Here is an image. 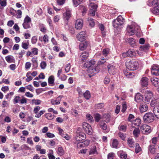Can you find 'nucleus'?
<instances>
[{"instance_id":"f257e3e1","label":"nucleus","mask_w":159,"mask_h":159,"mask_svg":"<svg viewBox=\"0 0 159 159\" xmlns=\"http://www.w3.org/2000/svg\"><path fill=\"white\" fill-rule=\"evenodd\" d=\"M126 31L128 35H132L134 34L137 37H140L141 34L140 26L135 23L128 25Z\"/></svg>"},{"instance_id":"f03ea898","label":"nucleus","mask_w":159,"mask_h":159,"mask_svg":"<svg viewBox=\"0 0 159 159\" xmlns=\"http://www.w3.org/2000/svg\"><path fill=\"white\" fill-rule=\"evenodd\" d=\"M71 16V10L69 8L66 9V12L63 14V19L65 21V27L66 29H69L68 21Z\"/></svg>"},{"instance_id":"7ed1b4c3","label":"nucleus","mask_w":159,"mask_h":159,"mask_svg":"<svg viewBox=\"0 0 159 159\" xmlns=\"http://www.w3.org/2000/svg\"><path fill=\"white\" fill-rule=\"evenodd\" d=\"M125 19L121 16H119L117 18L112 22V25L115 29H119L120 26L123 25L125 23Z\"/></svg>"},{"instance_id":"20e7f679","label":"nucleus","mask_w":159,"mask_h":159,"mask_svg":"<svg viewBox=\"0 0 159 159\" xmlns=\"http://www.w3.org/2000/svg\"><path fill=\"white\" fill-rule=\"evenodd\" d=\"M139 64L138 61L134 60H131L127 62L126 63L127 68L129 70H136L138 67Z\"/></svg>"},{"instance_id":"39448f33","label":"nucleus","mask_w":159,"mask_h":159,"mask_svg":"<svg viewBox=\"0 0 159 159\" xmlns=\"http://www.w3.org/2000/svg\"><path fill=\"white\" fill-rule=\"evenodd\" d=\"M154 119L153 113L149 112L146 113L143 117V120L145 122L149 123L152 122Z\"/></svg>"},{"instance_id":"423d86ee","label":"nucleus","mask_w":159,"mask_h":159,"mask_svg":"<svg viewBox=\"0 0 159 159\" xmlns=\"http://www.w3.org/2000/svg\"><path fill=\"white\" fill-rule=\"evenodd\" d=\"M31 19L28 16H26L24 20L22 25L25 29H28L31 28L32 26Z\"/></svg>"},{"instance_id":"0eeeda50","label":"nucleus","mask_w":159,"mask_h":159,"mask_svg":"<svg viewBox=\"0 0 159 159\" xmlns=\"http://www.w3.org/2000/svg\"><path fill=\"white\" fill-rule=\"evenodd\" d=\"M153 96V95L152 91H146L145 93L144 98L145 102L149 103Z\"/></svg>"},{"instance_id":"6e6552de","label":"nucleus","mask_w":159,"mask_h":159,"mask_svg":"<svg viewBox=\"0 0 159 159\" xmlns=\"http://www.w3.org/2000/svg\"><path fill=\"white\" fill-rule=\"evenodd\" d=\"M83 129L85 132L89 135H91L93 133V130L90 125L88 123L84 122L82 125Z\"/></svg>"},{"instance_id":"1a4fd4ad","label":"nucleus","mask_w":159,"mask_h":159,"mask_svg":"<svg viewBox=\"0 0 159 159\" xmlns=\"http://www.w3.org/2000/svg\"><path fill=\"white\" fill-rule=\"evenodd\" d=\"M141 131L143 134H148L151 132V127L146 124L142 125L140 127Z\"/></svg>"},{"instance_id":"9d476101","label":"nucleus","mask_w":159,"mask_h":159,"mask_svg":"<svg viewBox=\"0 0 159 159\" xmlns=\"http://www.w3.org/2000/svg\"><path fill=\"white\" fill-rule=\"evenodd\" d=\"M90 9L89 11V14L91 16H94L97 7V6L94 3L91 2L89 5Z\"/></svg>"},{"instance_id":"9b49d317","label":"nucleus","mask_w":159,"mask_h":159,"mask_svg":"<svg viewBox=\"0 0 159 159\" xmlns=\"http://www.w3.org/2000/svg\"><path fill=\"white\" fill-rule=\"evenodd\" d=\"M83 26V20L81 19H77L75 21V28L78 30H80L82 29Z\"/></svg>"},{"instance_id":"f8f14e48","label":"nucleus","mask_w":159,"mask_h":159,"mask_svg":"<svg viewBox=\"0 0 159 159\" xmlns=\"http://www.w3.org/2000/svg\"><path fill=\"white\" fill-rule=\"evenodd\" d=\"M151 73L155 75H159V66L157 65H153L151 70Z\"/></svg>"},{"instance_id":"ddd939ff","label":"nucleus","mask_w":159,"mask_h":159,"mask_svg":"<svg viewBox=\"0 0 159 159\" xmlns=\"http://www.w3.org/2000/svg\"><path fill=\"white\" fill-rule=\"evenodd\" d=\"M139 109L141 113H143L147 111L148 109V107L145 103H140Z\"/></svg>"},{"instance_id":"4468645a","label":"nucleus","mask_w":159,"mask_h":159,"mask_svg":"<svg viewBox=\"0 0 159 159\" xmlns=\"http://www.w3.org/2000/svg\"><path fill=\"white\" fill-rule=\"evenodd\" d=\"M76 37L78 40H86L87 39L85 32L84 31L79 33Z\"/></svg>"},{"instance_id":"2eb2a0df","label":"nucleus","mask_w":159,"mask_h":159,"mask_svg":"<svg viewBox=\"0 0 159 159\" xmlns=\"http://www.w3.org/2000/svg\"><path fill=\"white\" fill-rule=\"evenodd\" d=\"M89 56V54L87 52H83L80 56V58L81 61H84L88 58Z\"/></svg>"},{"instance_id":"dca6fc26","label":"nucleus","mask_w":159,"mask_h":159,"mask_svg":"<svg viewBox=\"0 0 159 159\" xmlns=\"http://www.w3.org/2000/svg\"><path fill=\"white\" fill-rule=\"evenodd\" d=\"M88 42L85 40H82L80 43L79 45V49L81 50H83L85 49L87 46Z\"/></svg>"},{"instance_id":"f3484780","label":"nucleus","mask_w":159,"mask_h":159,"mask_svg":"<svg viewBox=\"0 0 159 159\" xmlns=\"http://www.w3.org/2000/svg\"><path fill=\"white\" fill-rule=\"evenodd\" d=\"M108 71L110 74L114 75L115 74L116 69L115 66L109 64L108 65Z\"/></svg>"},{"instance_id":"a211bd4d","label":"nucleus","mask_w":159,"mask_h":159,"mask_svg":"<svg viewBox=\"0 0 159 159\" xmlns=\"http://www.w3.org/2000/svg\"><path fill=\"white\" fill-rule=\"evenodd\" d=\"M124 74L128 78H132L134 76V72H130L127 70L124 71Z\"/></svg>"},{"instance_id":"6ab92c4d","label":"nucleus","mask_w":159,"mask_h":159,"mask_svg":"<svg viewBox=\"0 0 159 159\" xmlns=\"http://www.w3.org/2000/svg\"><path fill=\"white\" fill-rule=\"evenodd\" d=\"M90 141L89 140H86L84 142L79 143L77 144L78 147H84L89 145Z\"/></svg>"},{"instance_id":"aec40b11","label":"nucleus","mask_w":159,"mask_h":159,"mask_svg":"<svg viewBox=\"0 0 159 159\" xmlns=\"http://www.w3.org/2000/svg\"><path fill=\"white\" fill-rule=\"evenodd\" d=\"M100 127L104 131V133H106L108 132L110 129L107 128L106 124L103 122H101L100 124Z\"/></svg>"},{"instance_id":"412c9836","label":"nucleus","mask_w":159,"mask_h":159,"mask_svg":"<svg viewBox=\"0 0 159 159\" xmlns=\"http://www.w3.org/2000/svg\"><path fill=\"white\" fill-rule=\"evenodd\" d=\"M142 95L139 93H137L135 96V100L137 102H140L143 101Z\"/></svg>"},{"instance_id":"4be33fe9","label":"nucleus","mask_w":159,"mask_h":159,"mask_svg":"<svg viewBox=\"0 0 159 159\" xmlns=\"http://www.w3.org/2000/svg\"><path fill=\"white\" fill-rule=\"evenodd\" d=\"M140 83L142 86H147L148 85V79L146 77H143L140 80Z\"/></svg>"},{"instance_id":"5701e85b","label":"nucleus","mask_w":159,"mask_h":159,"mask_svg":"<svg viewBox=\"0 0 159 159\" xmlns=\"http://www.w3.org/2000/svg\"><path fill=\"white\" fill-rule=\"evenodd\" d=\"M96 149L97 147L96 145H93L92 146L89 152V154L90 155H92L95 154H98V153L97 152Z\"/></svg>"},{"instance_id":"b1692460","label":"nucleus","mask_w":159,"mask_h":159,"mask_svg":"<svg viewBox=\"0 0 159 159\" xmlns=\"http://www.w3.org/2000/svg\"><path fill=\"white\" fill-rule=\"evenodd\" d=\"M151 81L152 84L155 86L159 85V79L157 78H153L151 79Z\"/></svg>"},{"instance_id":"393cba45","label":"nucleus","mask_w":159,"mask_h":159,"mask_svg":"<svg viewBox=\"0 0 159 159\" xmlns=\"http://www.w3.org/2000/svg\"><path fill=\"white\" fill-rule=\"evenodd\" d=\"M128 146L130 148L134 147L135 146L134 143L132 138H128L127 140Z\"/></svg>"},{"instance_id":"a878e982","label":"nucleus","mask_w":159,"mask_h":159,"mask_svg":"<svg viewBox=\"0 0 159 159\" xmlns=\"http://www.w3.org/2000/svg\"><path fill=\"white\" fill-rule=\"evenodd\" d=\"M150 47V46L149 44H147L140 46L139 48L141 51H143L144 52H146L149 49Z\"/></svg>"},{"instance_id":"bb28decb","label":"nucleus","mask_w":159,"mask_h":159,"mask_svg":"<svg viewBox=\"0 0 159 159\" xmlns=\"http://www.w3.org/2000/svg\"><path fill=\"white\" fill-rule=\"evenodd\" d=\"M148 152H150L152 154H154L156 152V149L154 145H150L148 147Z\"/></svg>"},{"instance_id":"cd10ccee","label":"nucleus","mask_w":159,"mask_h":159,"mask_svg":"<svg viewBox=\"0 0 159 159\" xmlns=\"http://www.w3.org/2000/svg\"><path fill=\"white\" fill-rule=\"evenodd\" d=\"M87 20L90 27H93L95 25L94 20L91 17H89L88 18Z\"/></svg>"},{"instance_id":"c85d7f7f","label":"nucleus","mask_w":159,"mask_h":159,"mask_svg":"<svg viewBox=\"0 0 159 159\" xmlns=\"http://www.w3.org/2000/svg\"><path fill=\"white\" fill-rule=\"evenodd\" d=\"M151 11L155 14H159V4L152 9Z\"/></svg>"},{"instance_id":"c756f323","label":"nucleus","mask_w":159,"mask_h":159,"mask_svg":"<svg viewBox=\"0 0 159 159\" xmlns=\"http://www.w3.org/2000/svg\"><path fill=\"white\" fill-rule=\"evenodd\" d=\"M140 134V131L139 128H135L133 131V134L135 138L138 137Z\"/></svg>"},{"instance_id":"7c9ffc66","label":"nucleus","mask_w":159,"mask_h":159,"mask_svg":"<svg viewBox=\"0 0 159 159\" xmlns=\"http://www.w3.org/2000/svg\"><path fill=\"white\" fill-rule=\"evenodd\" d=\"M54 82V78L53 75L50 76L48 79V83L49 85L53 86Z\"/></svg>"},{"instance_id":"2f4dec72","label":"nucleus","mask_w":159,"mask_h":159,"mask_svg":"<svg viewBox=\"0 0 159 159\" xmlns=\"http://www.w3.org/2000/svg\"><path fill=\"white\" fill-rule=\"evenodd\" d=\"M99 28L102 32V36L103 37H104L106 36V32L104 30V26L103 24H100L99 26Z\"/></svg>"},{"instance_id":"473e14b6","label":"nucleus","mask_w":159,"mask_h":159,"mask_svg":"<svg viewBox=\"0 0 159 159\" xmlns=\"http://www.w3.org/2000/svg\"><path fill=\"white\" fill-rule=\"evenodd\" d=\"M159 100L157 99H154L152 101H151L150 103V105L152 107H154L157 106L158 104Z\"/></svg>"},{"instance_id":"72a5a7b5","label":"nucleus","mask_w":159,"mask_h":159,"mask_svg":"<svg viewBox=\"0 0 159 159\" xmlns=\"http://www.w3.org/2000/svg\"><path fill=\"white\" fill-rule=\"evenodd\" d=\"M31 61L33 63V66L34 68H36L38 66V63L37 58L35 57H33L31 59Z\"/></svg>"},{"instance_id":"f704fd0d","label":"nucleus","mask_w":159,"mask_h":159,"mask_svg":"<svg viewBox=\"0 0 159 159\" xmlns=\"http://www.w3.org/2000/svg\"><path fill=\"white\" fill-rule=\"evenodd\" d=\"M6 61L8 63H11L14 62V59L12 56L8 55L5 57Z\"/></svg>"},{"instance_id":"c9c22d12","label":"nucleus","mask_w":159,"mask_h":159,"mask_svg":"<svg viewBox=\"0 0 159 159\" xmlns=\"http://www.w3.org/2000/svg\"><path fill=\"white\" fill-rule=\"evenodd\" d=\"M22 12L20 10H16V17L17 19H20L21 18Z\"/></svg>"},{"instance_id":"e433bc0d","label":"nucleus","mask_w":159,"mask_h":159,"mask_svg":"<svg viewBox=\"0 0 159 159\" xmlns=\"http://www.w3.org/2000/svg\"><path fill=\"white\" fill-rule=\"evenodd\" d=\"M57 153L60 156H62L64 154V151L62 147H60L58 148Z\"/></svg>"},{"instance_id":"4c0bfd02","label":"nucleus","mask_w":159,"mask_h":159,"mask_svg":"<svg viewBox=\"0 0 159 159\" xmlns=\"http://www.w3.org/2000/svg\"><path fill=\"white\" fill-rule=\"evenodd\" d=\"M60 96L57 98L56 100L52 99L51 100V103L52 105H58L60 103V101L58 99Z\"/></svg>"},{"instance_id":"58836bf2","label":"nucleus","mask_w":159,"mask_h":159,"mask_svg":"<svg viewBox=\"0 0 159 159\" xmlns=\"http://www.w3.org/2000/svg\"><path fill=\"white\" fill-rule=\"evenodd\" d=\"M153 112L156 117L158 118H159V109L157 107H154Z\"/></svg>"},{"instance_id":"ea45409f","label":"nucleus","mask_w":159,"mask_h":159,"mask_svg":"<svg viewBox=\"0 0 159 159\" xmlns=\"http://www.w3.org/2000/svg\"><path fill=\"white\" fill-rule=\"evenodd\" d=\"M159 0H152V1H149L148 2V5L151 6H154L158 4Z\"/></svg>"},{"instance_id":"a19ab883","label":"nucleus","mask_w":159,"mask_h":159,"mask_svg":"<svg viewBox=\"0 0 159 159\" xmlns=\"http://www.w3.org/2000/svg\"><path fill=\"white\" fill-rule=\"evenodd\" d=\"M128 55L129 57H132L136 55L135 52L131 50H129L127 51Z\"/></svg>"},{"instance_id":"79ce46f5","label":"nucleus","mask_w":159,"mask_h":159,"mask_svg":"<svg viewBox=\"0 0 159 159\" xmlns=\"http://www.w3.org/2000/svg\"><path fill=\"white\" fill-rule=\"evenodd\" d=\"M45 117L49 120H52L54 118V115L51 113H46L44 115Z\"/></svg>"},{"instance_id":"37998d69","label":"nucleus","mask_w":159,"mask_h":159,"mask_svg":"<svg viewBox=\"0 0 159 159\" xmlns=\"http://www.w3.org/2000/svg\"><path fill=\"white\" fill-rule=\"evenodd\" d=\"M32 102L33 104L36 105H39L41 104L42 101L39 99H33L32 100Z\"/></svg>"},{"instance_id":"c03bdc74","label":"nucleus","mask_w":159,"mask_h":159,"mask_svg":"<svg viewBox=\"0 0 159 159\" xmlns=\"http://www.w3.org/2000/svg\"><path fill=\"white\" fill-rule=\"evenodd\" d=\"M86 118L87 120L90 123H92L93 121V117L90 114H88L86 115Z\"/></svg>"},{"instance_id":"a18cd8bd","label":"nucleus","mask_w":159,"mask_h":159,"mask_svg":"<svg viewBox=\"0 0 159 159\" xmlns=\"http://www.w3.org/2000/svg\"><path fill=\"white\" fill-rule=\"evenodd\" d=\"M84 96L85 98L87 99H89L90 98V93L89 91L87 90L84 93Z\"/></svg>"},{"instance_id":"49530a36","label":"nucleus","mask_w":159,"mask_h":159,"mask_svg":"<svg viewBox=\"0 0 159 159\" xmlns=\"http://www.w3.org/2000/svg\"><path fill=\"white\" fill-rule=\"evenodd\" d=\"M85 134H79V135L76 137V139L77 141H80L83 139L85 136Z\"/></svg>"},{"instance_id":"de8ad7c7","label":"nucleus","mask_w":159,"mask_h":159,"mask_svg":"<svg viewBox=\"0 0 159 159\" xmlns=\"http://www.w3.org/2000/svg\"><path fill=\"white\" fill-rule=\"evenodd\" d=\"M110 115L108 114H105L103 116L104 119H105V121L107 122H109L110 121Z\"/></svg>"},{"instance_id":"09e8293b","label":"nucleus","mask_w":159,"mask_h":159,"mask_svg":"<svg viewBox=\"0 0 159 159\" xmlns=\"http://www.w3.org/2000/svg\"><path fill=\"white\" fill-rule=\"evenodd\" d=\"M31 74V73L30 72H28L26 74V76L27 77V78L26 79V82H29L32 80L33 77L30 75Z\"/></svg>"},{"instance_id":"8fccbe9b","label":"nucleus","mask_w":159,"mask_h":159,"mask_svg":"<svg viewBox=\"0 0 159 159\" xmlns=\"http://www.w3.org/2000/svg\"><path fill=\"white\" fill-rule=\"evenodd\" d=\"M20 97L19 96H15L13 100L14 104H16L19 103V102H20Z\"/></svg>"},{"instance_id":"3c124183","label":"nucleus","mask_w":159,"mask_h":159,"mask_svg":"<svg viewBox=\"0 0 159 159\" xmlns=\"http://www.w3.org/2000/svg\"><path fill=\"white\" fill-rule=\"evenodd\" d=\"M91 68H90V72L93 74V75L94 74H96L98 73L99 71V70L97 69L96 68H93L91 69Z\"/></svg>"},{"instance_id":"603ef678","label":"nucleus","mask_w":159,"mask_h":159,"mask_svg":"<svg viewBox=\"0 0 159 159\" xmlns=\"http://www.w3.org/2000/svg\"><path fill=\"white\" fill-rule=\"evenodd\" d=\"M118 145V141L116 139H113L112 144V146L114 148H117Z\"/></svg>"},{"instance_id":"864d4df0","label":"nucleus","mask_w":159,"mask_h":159,"mask_svg":"<svg viewBox=\"0 0 159 159\" xmlns=\"http://www.w3.org/2000/svg\"><path fill=\"white\" fill-rule=\"evenodd\" d=\"M94 117L95 119V121L98 122L101 119V116L100 114L96 113L94 114Z\"/></svg>"},{"instance_id":"5fc2aeb1","label":"nucleus","mask_w":159,"mask_h":159,"mask_svg":"<svg viewBox=\"0 0 159 159\" xmlns=\"http://www.w3.org/2000/svg\"><path fill=\"white\" fill-rule=\"evenodd\" d=\"M104 107V104L103 103H100L96 104L95 106L96 108L99 109L102 108Z\"/></svg>"},{"instance_id":"6e6d98bb","label":"nucleus","mask_w":159,"mask_h":159,"mask_svg":"<svg viewBox=\"0 0 159 159\" xmlns=\"http://www.w3.org/2000/svg\"><path fill=\"white\" fill-rule=\"evenodd\" d=\"M141 150V149L138 143L135 144V152L136 153H138Z\"/></svg>"},{"instance_id":"4d7b16f0","label":"nucleus","mask_w":159,"mask_h":159,"mask_svg":"<svg viewBox=\"0 0 159 159\" xmlns=\"http://www.w3.org/2000/svg\"><path fill=\"white\" fill-rule=\"evenodd\" d=\"M109 53V49L108 48H106L103 50L102 52V54L106 57Z\"/></svg>"},{"instance_id":"13d9d810","label":"nucleus","mask_w":159,"mask_h":159,"mask_svg":"<svg viewBox=\"0 0 159 159\" xmlns=\"http://www.w3.org/2000/svg\"><path fill=\"white\" fill-rule=\"evenodd\" d=\"M141 123V120L139 118L136 119L134 121L133 124L137 126H139Z\"/></svg>"},{"instance_id":"bf43d9fd","label":"nucleus","mask_w":159,"mask_h":159,"mask_svg":"<svg viewBox=\"0 0 159 159\" xmlns=\"http://www.w3.org/2000/svg\"><path fill=\"white\" fill-rule=\"evenodd\" d=\"M83 0H73L74 5L75 7H77L82 1Z\"/></svg>"},{"instance_id":"052dcab7","label":"nucleus","mask_w":159,"mask_h":159,"mask_svg":"<svg viewBox=\"0 0 159 159\" xmlns=\"http://www.w3.org/2000/svg\"><path fill=\"white\" fill-rule=\"evenodd\" d=\"M119 137L123 140H125L126 138L125 134L121 132H119L118 133Z\"/></svg>"},{"instance_id":"680f3d73","label":"nucleus","mask_w":159,"mask_h":159,"mask_svg":"<svg viewBox=\"0 0 159 159\" xmlns=\"http://www.w3.org/2000/svg\"><path fill=\"white\" fill-rule=\"evenodd\" d=\"M119 129L120 131L125 132L126 129V126L124 125H120L119 127Z\"/></svg>"},{"instance_id":"e2e57ef3","label":"nucleus","mask_w":159,"mask_h":159,"mask_svg":"<svg viewBox=\"0 0 159 159\" xmlns=\"http://www.w3.org/2000/svg\"><path fill=\"white\" fill-rule=\"evenodd\" d=\"M89 65L87 66L88 67H91L93 66L95 63V61L94 60H91L89 62Z\"/></svg>"},{"instance_id":"0e129e2a","label":"nucleus","mask_w":159,"mask_h":159,"mask_svg":"<svg viewBox=\"0 0 159 159\" xmlns=\"http://www.w3.org/2000/svg\"><path fill=\"white\" fill-rule=\"evenodd\" d=\"M45 112V111L44 110L40 111L38 114L35 115V117L38 118H39Z\"/></svg>"},{"instance_id":"69168bd1","label":"nucleus","mask_w":159,"mask_h":159,"mask_svg":"<svg viewBox=\"0 0 159 159\" xmlns=\"http://www.w3.org/2000/svg\"><path fill=\"white\" fill-rule=\"evenodd\" d=\"M29 43L28 42L26 43L23 42L22 44V47L25 49H27L28 48Z\"/></svg>"},{"instance_id":"338daca9","label":"nucleus","mask_w":159,"mask_h":159,"mask_svg":"<svg viewBox=\"0 0 159 159\" xmlns=\"http://www.w3.org/2000/svg\"><path fill=\"white\" fill-rule=\"evenodd\" d=\"M7 0H0V5L2 7H5L7 5Z\"/></svg>"},{"instance_id":"774afa93","label":"nucleus","mask_w":159,"mask_h":159,"mask_svg":"<svg viewBox=\"0 0 159 159\" xmlns=\"http://www.w3.org/2000/svg\"><path fill=\"white\" fill-rule=\"evenodd\" d=\"M25 53V51L23 50L21 51L20 52L17 54L18 56V57L19 58H21L22 57L23 55Z\"/></svg>"}]
</instances>
